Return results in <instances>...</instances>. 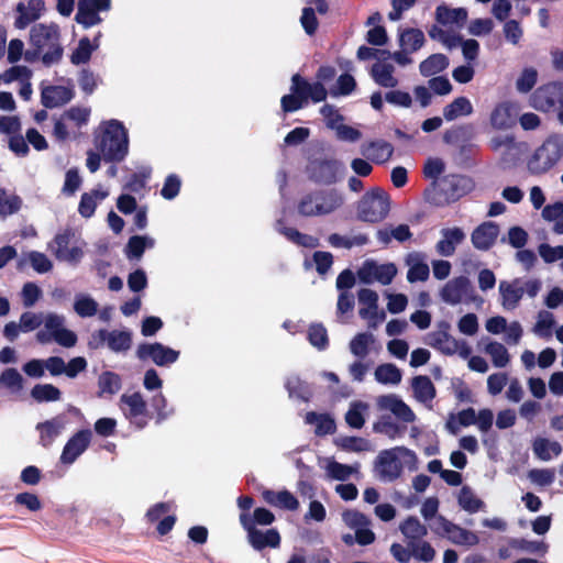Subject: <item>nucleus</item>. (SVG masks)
<instances>
[{
	"label": "nucleus",
	"instance_id": "393cba45",
	"mask_svg": "<svg viewBox=\"0 0 563 563\" xmlns=\"http://www.w3.org/2000/svg\"><path fill=\"white\" fill-rule=\"evenodd\" d=\"M467 20V11L464 8H451L446 4H441L435 9L437 25L441 29L446 27H462Z\"/></svg>",
	"mask_w": 563,
	"mask_h": 563
},
{
	"label": "nucleus",
	"instance_id": "79ce46f5",
	"mask_svg": "<svg viewBox=\"0 0 563 563\" xmlns=\"http://www.w3.org/2000/svg\"><path fill=\"white\" fill-rule=\"evenodd\" d=\"M107 196L108 192L97 189H93L90 192H84L78 205L79 214L86 219L91 218L97 208V200H103Z\"/></svg>",
	"mask_w": 563,
	"mask_h": 563
},
{
	"label": "nucleus",
	"instance_id": "3c124183",
	"mask_svg": "<svg viewBox=\"0 0 563 563\" xmlns=\"http://www.w3.org/2000/svg\"><path fill=\"white\" fill-rule=\"evenodd\" d=\"M21 207L22 199L18 195H9L4 188H0V217L16 213Z\"/></svg>",
	"mask_w": 563,
	"mask_h": 563
},
{
	"label": "nucleus",
	"instance_id": "bf43d9fd",
	"mask_svg": "<svg viewBox=\"0 0 563 563\" xmlns=\"http://www.w3.org/2000/svg\"><path fill=\"white\" fill-rule=\"evenodd\" d=\"M356 87V81L351 73H342L338 78L336 86L331 90L332 96H349Z\"/></svg>",
	"mask_w": 563,
	"mask_h": 563
},
{
	"label": "nucleus",
	"instance_id": "4d7b16f0",
	"mask_svg": "<svg viewBox=\"0 0 563 563\" xmlns=\"http://www.w3.org/2000/svg\"><path fill=\"white\" fill-rule=\"evenodd\" d=\"M328 241L333 247H344V249L350 250L354 245L362 246V245L367 244L368 236L366 234H358V235H355L353 239H347L338 233H332L329 236Z\"/></svg>",
	"mask_w": 563,
	"mask_h": 563
},
{
	"label": "nucleus",
	"instance_id": "e433bc0d",
	"mask_svg": "<svg viewBox=\"0 0 563 563\" xmlns=\"http://www.w3.org/2000/svg\"><path fill=\"white\" fill-rule=\"evenodd\" d=\"M534 455L541 461H550L553 456H559L563 449L558 441H550L545 438H537L532 443Z\"/></svg>",
	"mask_w": 563,
	"mask_h": 563
},
{
	"label": "nucleus",
	"instance_id": "cd10ccee",
	"mask_svg": "<svg viewBox=\"0 0 563 563\" xmlns=\"http://www.w3.org/2000/svg\"><path fill=\"white\" fill-rule=\"evenodd\" d=\"M501 305L506 310H514L525 295V288L520 278L512 282L501 280L499 283Z\"/></svg>",
	"mask_w": 563,
	"mask_h": 563
},
{
	"label": "nucleus",
	"instance_id": "69168bd1",
	"mask_svg": "<svg viewBox=\"0 0 563 563\" xmlns=\"http://www.w3.org/2000/svg\"><path fill=\"white\" fill-rule=\"evenodd\" d=\"M93 46L90 41L85 37L79 41L78 47L73 52L70 58L74 65H80L88 62Z\"/></svg>",
	"mask_w": 563,
	"mask_h": 563
},
{
	"label": "nucleus",
	"instance_id": "ea45409f",
	"mask_svg": "<svg viewBox=\"0 0 563 563\" xmlns=\"http://www.w3.org/2000/svg\"><path fill=\"white\" fill-rule=\"evenodd\" d=\"M122 387L121 376L114 372L106 371L98 377V396L104 395L112 396L117 394Z\"/></svg>",
	"mask_w": 563,
	"mask_h": 563
},
{
	"label": "nucleus",
	"instance_id": "c756f323",
	"mask_svg": "<svg viewBox=\"0 0 563 563\" xmlns=\"http://www.w3.org/2000/svg\"><path fill=\"white\" fill-rule=\"evenodd\" d=\"M263 499L273 507L296 511L299 508L298 499L287 489L275 492L265 489L262 492Z\"/></svg>",
	"mask_w": 563,
	"mask_h": 563
},
{
	"label": "nucleus",
	"instance_id": "4c0bfd02",
	"mask_svg": "<svg viewBox=\"0 0 563 563\" xmlns=\"http://www.w3.org/2000/svg\"><path fill=\"white\" fill-rule=\"evenodd\" d=\"M275 515L264 507L255 508L253 515L240 514L239 516V521L242 528H246L247 526L256 527L257 525L269 526L275 521Z\"/></svg>",
	"mask_w": 563,
	"mask_h": 563
},
{
	"label": "nucleus",
	"instance_id": "72a5a7b5",
	"mask_svg": "<svg viewBox=\"0 0 563 563\" xmlns=\"http://www.w3.org/2000/svg\"><path fill=\"white\" fill-rule=\"evenodd\" d=\"M7 59L10 64H16L22 59L26 63H34L38 59V54L33 48L25 51L23 41L13 38L8 44Z\"/></svg>",
	"mask_w": 563,
	"mask_h": 563
},
{
	"label": "nucleus",
	"instance_id": "a211bd4d",
	"mask_svg": "<svg viewBox=\"0 0 563 563\" xmlns=\"http://www.w3.org/2000/svg\"><path fill=\"white\" fill-rule=\"evenodd\" d=\"M439 188L445 201H455L472 188V179L463 175H446L439 181Z\"/></svg>",
	"mask_w": 563,
	"mask_h": 563
},
{
	"label": "nucleus",
	"instance_id": "0e129e2a",
	"mask_svg": "<svg viewBox=\"0 0 563 563\" xmlns=\"http://www.w3.org/2000/svg\"><path fill=\"white\" fill-rule=\"evenodd\" d=\"M74 309L81 318L92 317L98 311V303L90 297H81L75 301Z\"/></svg>",
	"mask_w": 563,
	"mask_h": 563
},
{
	"label": "nucleus",
	"instance_id": "13d9d810",
	"mask_svg": "<svg viewBox=\"0 0 563 563\" xmlns=\"http://www.w3.org/2000/svg\"><path fill=\"white\" fill-rule=\"evenodd\" d=\"M146 249V235H132L124 249L128 258H141Z\"/></svg>",
	"mask_w": 563,
	"mask_h": 563
},
{
	"label": "nucleus",
	"instance_id": "f3484780",
	"mask_svg": "<svg viewBox=\"0 0 563 563\" xmlns=\"http://www.w3.org/2000/svg\"><path fill=\"white\" fill-rule=\"evenodd\" d=\"M92 432L89 429H81L73 434L66 442L60 454L63 464H73L90 445Z\"/></svg>",
	"mask_w": 563,
	"mask_h": 563
},
{
	"label": "nucleus",
	"instance_id": "9d476101",
	"mask_svg": "<svg viewBox=\"0 0 563 563\" xmlns=\"http://www.w3.org/2000/svg\"><path fill=\"white\" fill-rule=\"evenodd\" d=\"M563 102V82L553 81L537 88L530 97V104L541 112H554Z\"/></svg>",
	"mask_w": 563,
	"mask_h": 563
},
{
	"label": "nucleus",
	"instance_id": "a18cd8bd",
	"mask_svg": "<svg viewBox=\"0 0 563 563\" xmlns=\"http://www.w3.org/2000/svg\"><path fill=\"white\" fill-rule=\"evenodd\" d=\"M457 501L460 507L470 514H475L484 507V501L466 485L461 488Z\"/></svg>",
	"mask_w": 563,
	"mask_h": 563
},
{
	"label": "nucleus",
	"instance_id": "ddd939ff",
	"mask_svg": "<svg viewBox=\"0 0 563 563\" xmlns=\"http://www.w3.org/2000/svg\"><path fill=\"white\" fill-rule=\"evenodd\" d=\"M357 58L361 60H375L380 63L384 70H388L396 66L405 67L411 62L404 53H390L367 46H361L357 49Z\"/></svg>",
	"mask_w": 563,
	"mask_h": 563
},
{
	"label": "nucleus",
	"instance_id": "864d4df0",
	"mask_svg": "<svg viewBox=\"0 0 563 563\" xmlns=\"http://www.w3.org/2000/svg\"><path fill=\"white\" fill-rule=\"evenodd\" d=\"M485 351L487 354H489L493 364L496 367H505L510 361V356L507 349L505 347L504 344L497 341L489 342L486 345Z\"/></svg>",
	"mask_w": 563,
	"mask_h": 563
},
{
	"label": "nucleus",
	"instance_id": "4468645a",
	"mask_svg": "<svg viewBox=\"0 0 563 563\" xmlns=\"http://www.w3.org/2000/svg\"><path fill=\"white\" fill-rule=\"evenodd\" d=\"M474 288L465 276H459L449 280L441 290V298L450 305H457L463 300L473 299Z\"/></svg>",
	"mask_w": 563,
	"mask_h": 563
},
{
	"label": "nucleus",
	"instance_id": "5701e85b",
	"mask_svg": "<svg viewBox=\"0 0 563 563\" xmlns=\"http://www.w3.org/2000/svg\"><path fill=\"white\" fill-rule=\"evenodd\" d=\"M74 96L73 87L51 85L42 87L41 102L45 108L53 109L68 103Z\"/></svg>",
	"mask_w": 563,
	"mask_h": 563
},
{
	"label": "nucleus",
	"instance_id": "0eeeda50",
	"mask_svg": "<svg viewBox=\"0 0 563 563\" xmlns=\"http://www.w3.org/2000/svg\"><path fill=\"white\" fill-rule=\"evenodd\" d=\"M397 452L413 462L417 460L415 452L404 446L380 451L375 462V471L380 481L390 483L400 477L404 467Z\"/></svg>",
	"mask_w": 563,
	"mask_h": 563
},
{
	"label": "nucleus",
	"instance_id": "052dcab7",
	"mask_svg": "<svg viewBox=\"0 0 563 563\" xmlns=\"http://www.w3.org/2000/svg\"><path fill=\"white\" fill-rule=\"evenodd\" d=\"M430 269L427 263L417 260L407 272V279L409 283L426 282L429 278Z\"/></svg>",
	"mask_w": 563,
	"mask_h": 563
},
{
	"label": "nucleus",
	"instance_id": "aec40b11",
	"mask_svg": "<svg viewBox=\"0 0 563 563\" xmlns=\"http://www.w3.org/2000/svg\"><path fill=\"white\" fill-rule=\"evenodd\" d=\"M451 324L440 321L438 330L428 334L427 343L445 355L456 353L457 340L450 334Z\"/></svg>",
	"mask_w": 563,
	"mask_h": 563
},
{
	"label": "nucleus",
	"instance_id": "5fc2aeb1",
	"mask_svg": "<svg viewBox=\"0 0 563 563\" xmlns=\"http://www.w3.org/2000/svg\"><path fill=\"white\" fill-rule=\"evenodd\" d=\"M0 385L12 393H19L23 388V377L16 368H5L0 374Z\"/></svg>",
	"mask_w": 563,
	"mask_h": 563
},
{
	"label": "nucleus",
	"instance_id": "2eb2a0df",
	"mask_svg": "<svg viewBox=\"0 0 563 563\" xmlns=\"http://www.w3.org/2000/svg\"><path fill=\"white\" fill-rule=\"evenodd\" d=\"M46 10L43 0H26L16 3L14 12V26L18 30H24L31 23L41 19Z\"/></svg>",
	"mask_w": 563,
	"mask_h": 563
},
{
	"label": "nucleus",
	"instance_id": "a19ab883",
	"mask_svg": "<svg viewBox=\"0 0 563 563\" xmlns=\"http://www.w3.org/2000/svg\"><path fill=\"white\" fill-rule=\"evenodd\" d=\"M473 110V106L466 97H457L444 107L443 117L446 121H453L459 117L472 114Z\"/></svg>",
	"mask_w": 563,
	"mask_h": 563
},
{
	"label": "nucleus",
	"instance_id": "e2e57ef3",
	"mask_svg": "<svg viewBox=\"0 0 563 563\" xmlns=\"http://www.w3.org/2000/svg\"><path fill=\"white\" fill-rule=\"evenodd\" d=\"M14 504L19 506L25 507L30 511H38L42 509L43 505L36 494L24 492L19 493L14 497Z\"/></svg>",
	"mask_w": 563,
	"mask_h": 563
},
{
	"label": "nucleus",
	"instance_id": "de8ad7c7",
	"mask_svg": "<svg viewBox=\"0 0 563 563\" xmlns=\"http://www.w3.org/2000/svg\"><path fill=\"white\" fill-rule=\"evenodd\" d=\"M407 545L411 549V556L418 561L429 563L435 558L437 552L434 548L423 539L415 542H407Z\"/></svg>",
	"mask_w": 563,
	"mask_h": 563
},
{
	"label": "nucleus",
	"instance_id": "f8f14e48",
	"mask_svg": "<svg viewBox=\"0 0 563 563\" xmlns=\"http://www.w3.org/2000/svg\"><path fill=\"white\" fill-rule=\"evenodd\" d=\"M429 35L432 40L441 42L449 48L457 47L461 45L462 53L467 60H473L478 54V42L475 40L463 41L459 35L449 33L439 26H432L429 30Z\"/></svg>",
	"mask_w": 563,
	"mask_h": 563
},
{
	"label": "nucleus",
	"instance_id": "09e8293b",
	"mask_svg": "<svg viewBox=\"0 0 563 563\" xmlns=\"http://www.w3.org/2000/svg\"><path fill=\"white\" fill-rule=\"evenodd\" d=\"M285 388L290 397H296L303 401H309L312 396L309 385L298 376L289 377L285 383Z\"/></svg>",
	"mask_w": 563,
	"mask_h": 563
},
{
	"label": "nucleus",
	"instance_id": "39448f33",
	"mask_svg": "<svg viewBox=\"0 0 563 563\" xmlns=\"http://www.w3.org/2000/svg\"><path fill=\"white\" fill-rule=\"evenodd\" d=\"M389 211L390 197L379 187L365 192L356 206L357 219L368 223L383 221Z\"/></svg>",
	"mask_w": 563,
	"mask_h": 563
},
{
	"label": "nucleus",
	"instance_id": "680f3d73",
	"mask_svg": "<svg viewBox=\"0 0 563 563\" xmlns=\"http://www.w3.org/2000/svg\"><path fill=\"white\" fill-rule=\"evenodd\" d=\"M320 113L322 114L325 124L329 129L336 130L343 122L344 118L339 110L329 103L321 107Z\"/></svg>",
	"mask_w": 563,
	"mask_h": 563
},
{
	"label": "nucleus",
	"instance_id": "6e6552de",
	"mask_svg": "<svg viewBox=\"0 0 563 563\" xmlns=\"http://www.w3.org/2000/svg\"><path fill=\"white\" fill-rule=\"evenodd\" d=\"M119 406L124 417L137 430H142L148 424L151 416L147 410V404L141 393L135 391L130 395H121Z\"/></svg>",
	"mask_w": 563,
	"mask_h": 563
},
{
	"label": "nucleus",
	"instance_id": "338daca9",
	"mask_svg": "<svg viewBox=\"0 0 563 563\" xmlns=\"http://www.w3.org/2000/svg\"><path fill=\"white\" fill-rule=\"evenodd\" d=\"M180 187V178L175 174H170L165 178L163 188L161 190V195L163 196V198L172 200L178 196Z\"/></svg>",
	"mask_w": 563,
	"mask_h": 563
},
{
	"label": "nucleus",
	"instance_id": "bb28decb",
	"mask_svg": "<svg viewBox=\"0 0 563 563\" xmlns=\"http://www.w3.org/2000/svg\"><path fill=\"white\" fill-rule=\"evenodd\" d=\"M377 405L382 410L391 411L397 418L405 422H412L416 418L411 408L394 394L378 397Z\"/></svg>",
	"mask_w": 563,
	"mask_h": 563
},
{
	"label": "nucleus",
	"instance_id": "49530a36",
	"mask_svg": "<svg viewBox=\"0 0 563 563\" xmlns=\"http://www.w3.org/2000/svg\"><path fill=\"white\" fill-rule=\"evenodd\" d=\"M31 397L37 402L57 401L62 393L52 384H37L31 389Z\"/></svg>",
	"mask_w": 563,
	"mask_h": 563
},
{
	"label": "nucleus",
	"instance_id": "b1692460",
	"mask_svg": "<svg viewBox=\"0 0 563 563\" xmlns=\"http://www.w3.org/2000/svg\"><path fill=\"white\" fill-rule=\"evenodd\" d=\"M66 416L57 415L49 420L38 422L36 430L40 433L38 443L43 448H48L55 441V439L62 433L66 426Z\"/></svg>",
	"mask_w": 563,
	"mask_h": 563
},
{
	"label": "nucleus",
	"instance_id": "603ef678",
	"mask_svg": "<svg viewBox=\"0 0 563 563\" xmlns=\"http://www.w3.org/2000/svg\"><path fill=\"white\" fill-rule=\"evenodd\" d=\"M374 342V335L369 332L357 333L350 342L352 354L365 357L369 351V344Z\"/></svg>",
	"mask_w": 563,
	"mask_h": 563
},
{
	"label": "nucleus",
	"instance_id": "423d86ee",
	"mask_svg": "<svg viewBox=\"0 0 563 563\" xmlns=\"http://www.w3.org/2000/svg\"><path fill=\"white\" fill-rule=\"evenodd\" d=\"M342 162L334 157H316L308 162L306 173L310 181L331 186L336 184L343 175Z\"/></svg>",
	"mask_w": 563,
	"mask_h": 563
},
{
	"label": "nucleus",
	"instance_id": "f03ea898",
	"mask_svg": "<svg viewBox=\"0 0 563 563\" xmlns=\"http://www.w3.org/2000/svg\"><path fill=\"white\" fill-rule=\"evenodd\" d=\"M96 147L104 162H122L129 153V136L123 123L115 119L106 122L101 135L96 140Z\"/></svg>",
	"mask_w": 563,
	"mask_h": 563
},
{
	"label": "nucleus",
	"instance_id": "37998d69",
	"mask_svg": "<svg viewBox=\"0 0 563 563\" xmlns=\"http://www.w3.org/2000/svg\"><path fill=\"white\" fill-rule=\"evenodd\" d=\"M424 42L423 33L418 29H408L400 33L399 43L402 48L399 53H404L407 57L408 52L417 51Z\"/></svg>",
	"mask_w": 563,
	"mask_h": 563
},
{
	"label": "nucleus",
	"instance_id": "7c9ffc66",
	"mask_svg": "<svg viewBox=\"0 0 563 563\" xmlns=\"http://www.w3.org/2000/svg\"><path fill=\"white\" fill-rule=\"evenodd\" d=\"M393 153V145L384 140L372 141L364 145L362 150V154L376 164L386 163Z\"/></svg>",
	"mask_w": 563,
	"mask_h": 563
},
{
	"label": "nucleus",
	"instance_id": "9b49d317",
	"mask_svg": "<svg viewBox=\"0 0 563 563\" xmlns=\"http://www.w3.org/2000/svg\"><path fill=\"white\" fill-rule=\"evenodd\" d=\"M135 355L140 361L151 360L155 365L164 367L177 362L180 352L161 342H143L139 344Z\"/></svg>",
	"mask_w": 563,
	"mask_h": 563
},
{
	"label": "nucleus",
	"instance_id": "6e6d98bb",
	"mask_svg": "<svg viewBox=\"0 0 563 563\" xmlns=\"http://www.w3.org/2000/svg\"><path fill=\"white\" fill-rule=\"evenodd\" d=\"M308 340L318 350L329 346L328 331L322 323H313L308 329Z\"/></svg>",
	"mask_w": 563,
	"mask_h": 563
},
{
	"label": "nucleus",
	"instance_id": "dca6fc26",
	"mask_svg": "<svg viewBox=\"0 0 563 563\" xmlns=\"http://www.w3.org/2000/svg\"><path fill=\"white\" fill-rule=\"evenodd\" d=\"M74 236L75 232L71 228H67L55 235L54 255L57 260L70 263H77L81 260L84 256L82 250L78 246L69 247Z\"/></svg>",
	"mask_w": 563,
	"mask_h": 563
},
{
	"label": "nucleus",
	"instance_id": "f257e3e1",
	"mask_svg": "<svg viewBox=\"0 0 563 563\" xmlns=\"http://www.w3.org/2000/svg\"><path fill=\"white\" fill-rule=\"evenodd\" d=\"M59 27L55 23H38L30 30L29 42L46 67L54 65L62 58L63 48L59 44Z\"/></svg>",
	"mask_w": 563,
	"mask_h": 563
},
{
	"label": "nucleus",
	"instance_id": "20e7f679",
	"mask_svg": "<svg viewBox=\"0 0 563 563\" xmlns=\"http://www.w3.org/2000/svg\"><path fill=\"white\" fill-rule=\"evenodd\" d=\"M563 157V134L552 133L536 148L528 159L531 174L542 175L552 169Z\"/></svg>",
	"mask_w": 563,
	"mask_h": 563
},
{
	"label": "nucleus",
	"instance_id": "4be33fe9",
	"mask_svg": "<svg viewBox=\"0 0 563 563\" xmlns=\"http://www.w3.org/2000/svg\"><path fill=\"white\" fill-rule=\"evenodd\" d=\"M499 232L500 229L496 222L485 221L473 230L472 244L478 251H488L494 246Z\"/></svg>",
	"mask_w": 563,
	"mask_h": 563
},
{
	"label": "nucleus",
	"instance_id": "8fccbe9b",
	"mask_svg": "<svg viewBox=\"0 0 563 563\" xmlns=\"http://www.w3.org/2000/svg\"><path fill=\"white\" fill-rule=\"evenodd\" d=\"M368 409V405L363 401H354L351 404L345 413V421L353 429H361L365 423L364 412Z\"/></svg>",
	"mask_w": 563,
	"mask_h": 563
},
{
	"label": "nucleus",
	"instance_id": "7ed1b4c3",
	"mask_svg": "<svg viewBox=\"0 0 563 563\" xmlns=\"http://www.w3.org/2000/svg\"><path fill=\"white\" fill-rule=\"evenodd\" d=\"M344 205L343 194L335 188L314 189L305 194L297 203V211L306 218L328 216Z\"/></svg>",
	"mask_w": 563,
	"mask_h": 563
},
{
	"label": "nucleus",
	"instance_id": "1a4fd4ad",
	"mask_svg": "<svg viewBox=\"0 0 563 563\" xmlns=\"http://www.w3.org/2000/svg\"><path fill=\"white\" fill-rule=\"evenodd\" d=\"M431 530L440 537L448 538L449 541L456 545L473 547L479 542V538L475 532L453 523L442 515L437 516V522L434 526H431Z\"/></svg>",
	"mask_w": 563,
	"mask_h": 563
},
{
	"label": "nucleus",
	"instance_id": "6ab92c4d",
	"mask_svg": "<svg viewBox=\"0 0 563 563\" xmlns=\"http://www.w3.org/2000/svg\"><path fill=\"white\" fill-rule=\"evenodd\" d=\"M246 531L247 542L255 551H263L266 548H279L282 538L276 528H271L265 531L257 529L253 526L243 528Z\"/></svg>",
	"mask_w": 563,
	"mask_h": 563
},
{
	"label": "nucleus",
	"instance_id": "c85d7f7f",
	"mask_svg": "<svg viewBox=\"0 0 563 563\" xmlns=\"http://www.w3.org/2000/svg\"><path fill=\"white\" fill-rule=\"evenodd\" d=\"M442 239L435 245L437 252L445 257L455 253L456 246L465 240V233L461 228H446L441 230Z\"/></svg>",
	"mask_w": 563,
	"mask_h": 563
},
{
	"label": "nucleus",
	"instance_id": "c9c22d12",
	"mask_svg": "<svg viewBox=\"0 0 563 563\" xmlns=\"http://www.w3.org/2000/svg\"><path fill=\"white\" fill-rule=\"evenodd\" d=\"M399 530L407 542L421 540L428 534V528L415 516H409L400 522Z\"/></svg>",
	"mask_w": 563,
	"mask_h": 563
},
{
	"label": "nucleus",
	"instance_id": "774afa93",
	"mask_svg": "<svg viewBox=\"0 0 563 563\" xmlns=\"http://www.w3.org/2000/svg\"><path fill=\"white\" fill-rule=\"evenodd\" d=\"M344 522L353 529H362L369 526L371 520L358 510H346L343 512Z\"/></svg>",
	"mask_w": 563,
	"mask_h": 563
},
{
	"label": "nucleus",
	"instance_id": "c03bdc74",
	"mask_svg": "<svg viewBox=\"0 0 563 563\" xmlns=\"http://www.w3.org/2000/svg\"><path fill=\"white\" fill-rule=\"evenodd\" d=\"M375 379L384 385H397L401 382V371L391 363L380 364L375 369Z\"/></svg>",
	"mask_w": 563,
	"mask_h": 563
},
{
	"label": "nucleus",
	"instance_id": "f704fd0d",
	"mask_svg": "<svg viewBox=\"0 0 563 563\" xmlns=\"http://www.w3.org/2000/svg\"><path fill=\"white\" fill-rule=\"evenodd\" d=\"M305 422L308 424H314V433L319 437L332 434L336 430L334 419L328 413L309 411L306 413Z\"/></svg>",
	"mask_w": 563,
	"mask_h": 563
},
{
	"label": "nucleus",
	"instance_id": "473e14b6",
	"mask_svg": "<svg viewBox=\"0 0 563 563\" xmlns=\"http://www.w3.org/2000/svg\"><path fill=\"white\" fill-rule=\"evenodd\" d=\"M98 11L101 10L100 8H97L93 1L79 0L78 10L75 19L79 24L84 25L85 27H90L101 22V18L99 16Z\"/></svg>",
	"mask_w": 563,
	"mask_h": 563
},
{
	"label": "nucleus",
	"instance_id": "412c9836",
	"mask_svg": "<svg viewBox=\"0 0 563 563\" xmlns=\"http://www.w3.org/2000/svg\"><path fill=\"white\" fill-rule=\"evenodd\" d=\"M518 114V106L505 101L495 106L490 113L489 121L495 130H507L517 123Z\"/></svg>",
	"mask_w": 563,
	"mask_h": 563
},
{
	"label": "nucleus",
	"instance_id": "58836bf2",
	"mask_svg": "<svg viewBox=\"0 0 563 563\" xmlns=\"http://www.w3.org/2000/svg\"><path fill=\"white\" fill-rule=\"evenodd\" d=\"M411 387L416 398L421 402L431 401L437 395L433 383L430 377L426 375L413 377L411 380Z\"/></svg>",
	"mask_w": 563,
	"mask_h": 563
},
{
	"label": "nucleus",
	"instance_id": "2f4dec72",
	"mask_svg": "<svg viewBox=\"0 0 563 563\" xmlns=\"http://www.w3.org/2000/svg\"><path fill=\"white\" fill-rule=\"evenodd\" d=\"M107 346L114 353H126L133 343V334L130 330H106Z\"/></svg>",
	"mask_w": 563,
	"mask_h": 563
},
{
	"label": "nucleus",
	"instance_id": "a878e982",
	"mask_svg": "<svg viewBox=\"0 0 563 563\" xmlns=\"http://www.w3.org/2000/svg\"><path fill=\"white\" fill-rule=\"evenodd\" d=\"M357 298L361 305L358 314L362 319H378L379 321L385 319V312H378V295L375 290L361 288Z\"/></svg>",
	"mask_w": 563,
	"mask_h": 563
}]
</instances>
